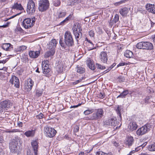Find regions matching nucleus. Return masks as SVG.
<instances>
[{"label": "nucleus", "instance_id": "nucleus-1", "mask_svg": "<svg viewBox=\"0 0 155 155\" xmlns=\"http://www.w3.org/2000/svg\"><path fill=\"white\" fill-rule=\"evenodd\" d=\"M64 41L61 38L59 41V43L62 48L66 51H69L70 47L74 45V41L73 36L71 33L69 31H66L64 35Z\"/></svg>", "mask_w": 155, "mask_h": 155}, {"label": "nucleus", "instance_id": "nucleus-2", "mask_svg": "<svg viewBox=\"0 0 155 155\" xmlns=\"http://www.w3.org/2000/svg\"><path fill=\"white\" fill-rule=\"evenodd\" d=\"M104 114V111L103 109L101 108L98 109L96 110L91 115L88 117H87V119L94 120H100L103 117Z\"/></svg>", "mask_w": 155, "mask_h": 155}, {"label": "nucleus", "instance_id": "nucleus-3", "mask_svg": "<svg viewBox=\"0 0 155 155\" xmlns=\"http://www.w3.org/2000/svg\"><path fill=\"white\" fill-rule=\"evenodd\" d=\"M50 7L48 0H40L38 2V9L39 11L44 12L47 10Z\"/></svg>", "mask_w": 155, "mask_h": 155}, {"label": "nucleus", "instance_id": "nucleus-4", "mask_svg": "<svg viewBox=\"0 0 155 155\" xmlns=\"http://www.w3.org/2000/svg\"><path fill=\"white\" fill-rule=\"evenodd\" d=\"M44 131L45 135L47 137L50 138L54 137L56 133V131L54 129L48 126L44 127Z\"/></svg>", "mask_w": 155, "mask_h": 155}, {"label": "nucleus", "instance_id": "nucleus-5", "mask_svg": "<svg viewBox=\"0 0 155 155\" xmlns=\"http://www.w3.org/2000/svg\"><path fill=\"white\" fill-rule=\"evenodd\" d=\"M35 21V18L31 19L29 18H26L23 21L22 25L25 29L29 28L33 26Z\"/></svg>", "mask_w": 155, "mask_h": 155}, {"label": "nucleus", "instance_id": "nucleus-6", "mask_svg": "<svg viewBox=\"0 0 155 155\" xmlns=\"http://www.w3.org/2000/svg\"><path fill=\"white\" fill-rule=\"evenodd\" d=\"M35 4L32 0H29L27 4L26 11L29 14L35 13Z\"/></svg>", "mask_w": 155, "mask_h": 155}, {"label": "nucleus", "instance_id": "nucleus-7", "mask_svg": "<svg viewBox=\"0 0 155 155\" xmlns=\"http://www.w3.org/2000/svg\"><path fill=\"white\" fill-rule=\"evenodd\" d=\"M119 123V122L117 121L116 118L114 117L109 119L103 122L104 125H111L114 127L117 126L116 127V128L118 127V125Z\"/></svg>", "mask_w": 155, "mask_h": 155}, {"label": "nucleus", "instance_id": "nucleus-8", "mask_svg": "<svg viewBox=\"0 0 155 155\" xmlns=\"http://www.w3.org/2000/svg\"><path fill=\"white\" fill-rule=\"evenodd\" d=\"M12 103L9 100H4L0 103V112H2L4 110H7V108L10 107L12 105Z\"/></svg>", "mask_w": 155, "mask_h": 155}, {"label": "nucleus", "instance_id": "nucleus-9", "mask_svg": "<svg viewBox=\"0 0 155 155\" xmlns=\"http://www.w3.org/2000/svg\"><path fill=\"white\" fill-rule=\"evenodd\" d=\"M149 130V125L146 124L138 129L137 130L136 133L137 135L141 136L145 134Z\"/></svg>", "mask_w": 155, "mask_h": 155}, {"label": "nucleus", "instance_id": "nucleus-10", "mask_svg": "<svg viewBox=\"0 0 155 155\" xmlns=\"http://www.w3.org/2000/svg\"><path fill=\"white\" fill-rule=\"evenodd\" d=\"M43 64V63L42 64V69L43 70V72L45 76L47 77H49L50 75V71L51 70V69L49 68V66Z\"/></svg>", "mask_w": 155, "mask_h": 155}, {"label": "nucleus", "instance_id": "nucleus-11", "mask_svg": "<svg viewBox=\"0 0 155 155\" xmlns=\"http://www.w3.org/2000/svg\"><path fill=\"white\" fill-rule=\"evenodd\" d=\"M11 83L13 84H14V86L16 88H18L19 87V81L18 79L15 76H12L10 80Z\"/></svg>", "mask_w": 155, "mask_h": 155}, {"label": "nucleus", "instance_id": "nucleus-12", "mask_svg": "<svg viewBox=\"0 0 155 155\" xmlns=\"http://www.w3.org/2000/svg\"><path fill=\"white\" fill-rule=\"evenodd\" d=\"M134 142L133 137L131 136H128L126 138L124 143L127 146L129 147L132 145Z\"/></svg>", "mask_w": 155, "mask_h": 155}, {"label": "nucleus", "instance_id": "nucleus-13", "mask_svg": "<svg viewBox=\"0 0 155 155\" xmlns=\"http://www.w3.org/2000/svg\"><path fill=\"white\" fill-rule=\"evenodd\" d=\"M31 145L35 155H37L38 147L37 141L36 140H33L31 142Z\"/></svg>", "mask_w": 155, "mask_h": 155}, {"label": "nucleus", "instance_id": "nucleus-14", "mask_svg": "<svg viewBox=\"0 0 155 155\" xmlns=\"http://www.w3.org/2000/svg\"><path fill=\"white\" fill-rule=\"evenodd\" d=\"M58 42L55 39H52L48 44V48L49 50L54 49L56 46Z\"/></svg>", "mask_w": 155, "mask_h": 155}, {"label": "nucleus", "instance_id": "nucleus-15", "mask_svg": "<svg viewBox=\"0 0 155 155\" xmlns=\"http://www.w3.org/2000/svg\"><path fill=\"white\" fill-rule=\"evenodd\" d=\"M85 41H87L86 44L87 45V48H88V50H91L95 49L96 48V47H95L94 45L92 42L90 40H89L87 38H85Z\"/></svg>", "mask_w": 155, "mask_h": 155}, {"label": "nucleus", "instance_id": "nucleus-16", "mask_svg": "<svg viewBox=\"0 0 155 155\" xmlns=\"http://www.w3.org/2000/svg\"><path fill=\"white\" fill-rule=\"evenodd\" d=\"M100 59L101 61L104 63H106L107 61V53L105 51H102L100 54Z\"/></svg>", "mask_w": 155, "mask_h": 155}, {"label": "nucleus", "instance_id": "nucleus-17", "mask_svg": "<svg viewBox=\"0 0 155 155\" xmlns=\"http://www.w3.org/2000/svg\"><path fill=\"white\" fill-rule=\"evenodd\" d=\"M34 85V82L32 79H30L27 83H25V86L28 91H30Z\"/></svg>", "mask_w": 155, "mask_h": 155}, {"label": "nucleus", "instance_id": "nucleus-18", "mask_svg": "<svg viewBox=\"0 0 155 155\" xmlns=\"http://www.w3.org/2000/svg\"><path fill=\"white\" fill-rule=\"evenodd\" d=\"M18 144H16L15 143L11 141L9 143V148L12 153L16 152L18 150L17 146Z\"/></svg>", "mask_w": 155, "mask_h": 155}, {"label": "nucleus", "instance_id": "nucleus-19", "mask_svg": "<svg viewBox=\"0 0 155 155\" xmlns=\"http://www.w3.org/2000/svg\"><path fill=\"white\" fill-rule=\"evenodd\" d=\"M146 7L148 12L153 14L155 13V5H154L147 4L146 5Z\"/></svg>", "mask_w": 155, "mask_h": 155}, {"label": "nucleus", "instance_id": "nucleus-20", "mask_svg": "<svg viewBox=\"0 0 155 155\" xmlns=\"http://www.w3.org/2000/svg\"><path fill=\"white\" fill-rule=\"evenodd\" d=\"M40 54V51H30L29 53V55L31 58H35L39 56Z\"/></svg>", "mask_w": 155, "mask_h": 155}, {"label": "nucleus", "instance_id": "nucleus-21", "mask_svg": "<svg viewBox=\"0 0 155 155\" xmlns=\"http://www.w3.org/2000/svg\"><path fill=\"white\" fill-rule=\"evenodd\" d=\"M73 32H81L82 30V29L81 28L80 24L79 23H76L74 24V25L72 28Z\"/></svg>", "mask_w": 155, "mask_h": 155}, {"label": "nucleus", "instance_id": "nucleus-22", "mask_svg": "<svg viewBox=\"0 0 155 155\" xmlns=\"http://www.w3.org/2000/svg\"><path fill=\"white\" fill-rule=\"evenodd\" d=\"M12 8L17 10L22 11L24 10V8L20 3L16 2L15 3L12 7Z\"/></svg>", "mask_w": 155, "mask_h": 155}, {"label": "nucleus", "instance_id": "nucleus-23", "mask_svg": "<svg viewBox=\"0 0 155 155\" xmlns=\"http://www.w3.org/2000/svg\"><path fill=\"white\" fill-rule=\"evenodd\" d=\"M138 127V125L135 122L130 123L128 126V128L130 131L136 130Z\"/></svg>", "mask_w": 155, "mask_h": 155}, {"label": "nucleus", "instance_id": "nucleus-24", "mask_svg": "<svg viewBox=\"0 0 155 155\" xmlns=\"http://www.w3.org/2000/svg\"><path fill=\"white\" fill-rule=\"evenodd\" d=\"M122 109V107L121 106L118 105L116 109V111L118 115V120L119 121H121L122 119L120 111Z\"/></svg>", "mask_w": 155, "mask_h": 155}, {"label": "nucleus", "instance_id": "nucleus-25", "mask_svg": "<svg viewBox=\"0 0 155 155\" xmlns=\"http://www.w3.org/2000/svg\"><path fill=\"white\" fill-rule=\"evenodd\" d=\"M35 130H28L24 133V134L27 137H33L35 136Z\"/></svg>", "mask_w": 155, "mask_h": 155}, {"label": "nucleus", "instance_id": "nucleus-26", "mask_svg": "<svg viewBox=\"0 0 155 155\" xmlns=\"http://www.w3.org/2000/svg\"><path fill=\"white\" fill-rule=\"evenodd\" d=\"M128 8H123L119 10V13L122 16H126L129 12Z\"/></svg>", "mask_w": 155, "mask_h": 155}, {"label": "nucleus", "instance_id": "nucleus-27", "mask_svg": "<svg viewBox=\"0 0 155 155\" xmlns=\"http://www.w3.org/2000/svg\"><path fill=\"white\" fill-rule=\"evenodd\" d=\"M119 16L117 14H116L114 17V19L112 20H111L110 22V25L112 26L114 25L115 24L119 19Z\"/></svg>", "mask_w": 155, "mask_h": 155}, {"label": "nucleus", "instance_id": "nucleus-28", "mask_svg": "<svg viewBox=\"0 0 155 155\" xmlns=\"http://www.w3.org/2000/svg\"><path fill=\"white\" fill-rule=\"evenodd\" d=\"M144 49L151 50L153 48V45L152 44L148 42H144Z\"/></svg>", "mask_w": 155, "mask_h": 155}, {"label": "nucleus", "instance_id": "nucleus-29", "mask_svg": "<svg viewBox=\"0 0 155 155\" xmlns=\"http://www.w3.org/2000/svg\"><path fill=\"white\" fill-rule=\"evenodd\" d=\"M87 64L89 68L92 70H94L95 69V66L91 60L87 61Z\"/></svg>", "mask_w": 155, "mask_h": 155}, {"label": "nucleus", "instance_id": "nucleus-30", "mask_svg": "<svg viewBox=\"0 0 155 155\" xmlns=\"http://www.w3.org/2000/svg\"><path fill=\"white\" fill-rule=\"evenodd\" d=\"M71 14L69 15V16L66 18L64 20L60 22L58 25L62 26L64 25L65 24L67 23L69 20L71 19Z\"/></svg>", "mask_w": 155, "mask_h": 155}, {"label": "nucleus", "instance_id": "nucleus-31", "mask_svg": "<svg viewBox=\"0 0 155 155\" xmlns=\"http://www.w3.org/2000/svg\"><path fill=\"white\" fill-rule=\"evenodd\" d=\"M55 53V51L54 49H51V50L47 51L45 54L44 57L45 58H48L54 55Z\"/></svg>", "mask_w": 155, "mask_h": 155}, {"label": "nucleus", "instance_id": "nucleus-32", "mask_svg": "<svg viewBox=\"0 0 155 155\" xmlns=\"http://www.w3.org/2000/svg\"><path fill=\"white\" fill-rule=\"evenodd\" d=\"M124 55L127 58H130L133 56V53L131 51L127 50L124 52Z\"/></svg>", "mask_w": 155, "mask_h": 155}, {"label": "nucleus", "instance_id": "nucleus-33", "mask_svg": "<svg viewBox=\"0 0 155 155\" xmlns=\"http://www.w3.org/2000/svg\"><path fill=\"white\" fill-rule=\"evenodd\" d=\"M12 46L9 43H5L2 46V48L6 51H8Z\"/></svg>", "mask_w": 155, "mask_h": 155}, {"label": "nucleus", "instance_id": "nucleus-34", "mask_svg": "<svg viewBox=\"0 0 155 155\" xmlns=\"http://www.w3.org/2000/svg\"><path fill=\"white\" fill-rule=\"evenodd\" d=\"M77 72L80 74H83L85 71V69L82 66H78L77 67Z\"/></svg>", "mask_w": 155, "mask_h": 155}, {"label": "nucleus", "instance_id": "nucleus-35", "mask_svg": "<svg viewBox=\"0 0 155 155\" xmlns=\"http://www.w3.org/2000/svg\"><path fill=\"white\" fill-rule=\"evenodd\" d=\"M129 93L128 90H125L122 92L120 95H118L117 98L121 97V98H125L126 96Z\"/></svg>", "mask_w": 155, "mask_h": 155}, {"label": "nucleus", "instance_id": "nucleus-36", "mask_svg": "<svg viewBox=\"0 0 155 155\" xmlns=\"http://www.w3.org/2000/svg\"><path fill=\"white\" fill-rule=\"evenodd\" d=\"M27 48V47L25 45L21 46H18L16 48V51L17 52H21L23 51Z\"/></svg>", "mask_w": 155, "mask_h": 155}, {"label": "nucleus", "instance_id": "nucleus-37", "mask_svg": "<svg viewBox=\"0 0 155 155\" xmlns=\"http://www.w3.org/2000/svg\"><path fill=\"white\" fill-rule=\"evenodd\" d=\"M81 0H66L68 5H73L77 2H79Z\"/></svg>", "mask_w": 155, "mask_h": 155}, {"label": "nucleus", "instance_id": "nucleus-38", "mask_svg": "<svg viewBox=\"0 0 155 155\" xmlns=\"http://www.w3.org/2000/svg\"><path fill=\"white\" fill-rule=\"evenodd\" d=\"M148 149L150 151H155V142L149 145L148 147Z\"/></svg>", "mask_w": 155, "mask_h": 155}, {"label": "nucleus", "instance_id": "nucleus-39", "mask_svg": "<svg viewBox=\"0 0 155 155\" xmlns=\"http://www.w3.org/2000/svg\"><path fill=\"white\" fill-rule=\"evenodd\" d=\"M43 92L42 89H37L35 91V96L39 97L42 95Z\"/></svg>", "mask_w": 155, "mask_h": 155}, {"label": "nucleus", "instance_id": "nucleus-40", "mask_svg": "<svg viewBox=\"0 0 155 155\" xmlns=\"http://www.w3.org/2000/svg\"><path fill=\"white\" fill-rule=\"evenodd\" d=\"M152 97L151 95L147 96L144 100L145 103L148 104L150 103L151 102H152V100H151Z\"/></svg>", "mask_w": 155, "mask_h": 155}, {"label": "nucleus", "instance_id": "nucleus-41", "mask_svg": "<svg viewBox=\"0 0 155 155\" xmlns=\"http://www.w3.org/2000/svg\"><path fill=\"white\" fill-rule=\"evenodd\" d=\"M144 42H141L137 43L136 45V47L138 49H144Z\"/></svg>", "mask_w": 155, "mask_h": 155}, {"label": "nucleus", "instance_id": "nucleus-42", "mask_svg": "<svg viewBox=\"0 0 155 155\" xmlns=\"http://www.w3.org/2000/svg\"><path fill=\"white\" fill-rule=\"evenodd\" d=\"M20 140L19 137L18 136H16L14 138L11 140V141L13 142L14 143H15L16 144L18 145V143L20 142Z\"/></svg>", "mask_w": 155, "mask_h": 155}, {"label": "nucleus", "instance_id": "nucleus-43", "mask_svg": "<svg viewBox=\"0 0 155 155\" xmlns=\"http://www.w3.org/2000/svg\"><path fill=\"white\" fill-rule=\"evenodd\" d=\"M61 1L60 0H54L53 2V5L55 7H58L60 5Z\"/></svg>", "mask_w": 155, "mask_h": 155}, {"label": "nucleus", "instance_id": "nucleus-44", "mask_svg": "<svg viewBox=\"0 0 155 155\" xmlns=\"http://www.w3.org/2000/svg\"><path fill=\"white\" fill-rule=\"evenodd\" d=\"M94 109L90 110L88 109L84 111V112L83 113L85 115H87L92 113L94 112Z\"/></svg>", "mask_w": 155, "mask_h": 155}, {"label": "nucleus", "instance_id": "nucleus-45", "mask_svg": "<svg viewBox=\"0 0 155 155\" xmlns=\"http://www.w3.org/2000/svg\"><path fill=\"white\" fill-rule=\"evenodd\" d=\"M65 12H61L58 13L57 15L59 18H61L64 17L65 16Z\"/></svg>", "mask_w": 155, "mask_h": 155}, {"label": "nucleus", "instance_id": "nucleus-46", "mask_svg": "<svg viewBox=\"0 0 155 155\" xmlns=\"http://www.w3.org/2000/svg\"><path fill=\"white\" fill-rule=\"evenodd\" d=\"M96 66L97 68L101 70H104L106 68L105 66L101 65L100 64L98 63L96 64Z\"/></svg>", "mask_w": 155, "mask_h": 155}, {"label": "nucleus", "instance_id": "nucleus-47", "mask_svg": "<svg viewBox=\"0 0 155 155\" xmlns=\"http://www.w3.org/2000/svg\"><path fill=\"white\" fill-rule=\"evenodd\" d=\"M116 65V64L115 63H114L113 64L111 65L104 72V74L107 73V72H109L112 69L115 65Z\"/></svg>", "mask_w": 155, "mask_h": 155}, {"label": "nucleus", "instance_id": "nucleus-48", "mask_svg": "<svg viewBox=\"0 0 155 155\" xmlns=\"http://www.w3.org/2000/svg\"><path fill=\"white\" fill-rule=\"evenodd\" d=\"M80 32H73L74 35L75 36V39L77 42L78 41V39L80 37Z\"/></svg>", "mask_w": 155, "mask_h": 155}, {"label": "nucleus", "instance_id": "nucleus-49", "mask_svg": "<svg viewBox=\"0 0 155 155\" xmlns=\"http://www.w3.org/2000/svg\"><path fill=\"white\" fill-rule=\"evenodd\" d=\"M105 94L103 92H100L97 94V97L101 99H103L104 97Z\"/></svg>", "mask_w": 155, "mask_h": 155}, {"label": "nucleus", "instance_id": "nucleus-50", "mask_svg": "<svg viewBox=\"0 0 155 155\" xmlns=\"http://www.w3.org/2000/svg\"><path fill=\"white\" fill-rule=\"evenodd\" d=\"M96 155H111L110 154L107 153H104L102 151L97 152L96 153Z\"/></svg>", "mask_w": 155, "mask_h": 155}, {"label": "nucleus", "instance_id": "nucleus-51", "mask_svg": "<svg viewBox=\"0 0 155 155\" xmlns=\"http://www.w3.org/2000/svg\"><path fill=\"white\" fill-rule=\"evenodd\" d=\"M88 34L91 37H94V33L93 31L91 30L88 32Z\"/></svg>", "mask_w": 155, "mask_h": 155}, {"label": "nucleus", "instance_id": "nucleus-52", "mask_svg": "<svg viewBox=\"0 0 155 155\" xmlns=\"http://www.w3.org/2000/svg\"><path fill=\"white\" fill-rule=\"evenodd\" d=\"M118 79L120 82H124L125 80V78L123 76H119L118 78Z\"/></svg>", "mask_w": 155, "mask_h": 155}, {"label": "nucleus", "instance_id": "nucleus-53", "mask_svg": "<svg viewBox=\"0 0 155 155\" xmlns=\"http://www.w3.org/2000/svg\"><path fill=\"white\" fill-rule=\"evenodd\" d=\"M43 114L42 113H41L39 115H37L36 117L37 118L40 119L43 118Z\"/></svg>", "mask_w": 155, "mask_h": 155}, {"label": "nucleus", "instance_id": "nucleus-54", "mask_svg": "<svg viewBox=\"0 0 155 155\" xmlns=\"http://www.w3.org/2000/svg\"><path fill=\"white\" fill-rule=\"evenodd\" d=\"M9 58H7L5 60H3L2 61H0V64H3V66H4V64L6 62Z\"/></svg>", "mask_w": 155, "mask_h": 155}, {"label": "nucleus", "instance_id": "nucleus-55", "mask_svg": "<svg viewBox=\"0 0 155 155\" xmlns=\"http://www.w3.org/2000/svg\"><path fill=\"white\" fill-rule=\"evenodd\" d=\"M79 127L78 125H76L74 127V131L75 132H77L79 130Z\"/></svg>", "mask_w": 155, "mask_h": 155}, {"label": "nucleus", "instance_id": "nucleus-56", "mask_svg": "<svg viewBox=\"0 0 155 155\" xmlns=\"http://www.w3.org/2000/svg\"><path fill=\"white\" fill-rule=\"evenodd\" d=\"M16 31H19L22 33H24V31L20 27L17 28Z\"/></svg>", "mask_w": 155, "mask_h": 155}, {"label": "nucleus", "instance_id": "nucleus-57", "mask_svg": "<svg viewBox=\"0 0 155 155\" xmlns=\"http://www.w3.org/2000/svg\"><path fill=\"white\" fill-rule=\"evenodd\" d=\"M4 141V140L3 139V136H0V144L1 145L2 144V143H3Z\"/></svg>", "mask_w": 155, "mask_h": 155}, {"label": "nucleus", "instance_id": "nucleus-58", "mask_svg": "<svg viewBox=\"0 0 155 155\" xmlns=\"http://www.w3.org/2000/svg\"><path fill=\"white\" fill-rule=\"evenodd\" d=\"M2 66L1 67H0V70L6 71L7 70V68L6 67H4V66H3V64H2Z\"/></svg>", "mask_w": 155, "mask_h": 155}, {"label": "nucleus", "instance_id": "nucleus-59", "mask_svg": "<svg viewBox=\"0 0 155 155\" xmlns=\"http://www.w3.org/2000/svg\"><path fill=\"white\" fill-rule=\"evenodd\" d=\"M43 63V64H44V66H45L44 64L46 65L49 66L48 64L49 63V61L48 60H45L44 62H43L42 63Z\"/></svg>", "mask_w": 155, "mask_h": 155}, {"label": "nucleus", "instance_id": "nucleus-60", "mask_svg": "<svg viewBox=\"0 0 155 155\" xmlns=\"http://www.w3.org/2000/svg\"><path fill=\"white\" fill-rule=\"evenodd\" d=\"M20 14V13H19V14H18L15 15H13V16H12V17H10V18H7L6 20H5V21H8V20L10 19H11V18H14V17H15L17 15H19Z\"/></svg>", "mask_w": 155, "mask_h": 155}, {"label": "nucleus", "instance_id": "nucleus-61", "mask_svg": "<svg viewBox=\"0 0 155 155\" xmlns=\"http://www.w3.org/2000/svg\"><path fill=\"white\" fill-rule=\"evenodd\" d=\"M81 104H79L78 105H74V106H71L70 108H75L76 107H78L80 106L81 105Z\"/></svg>", "mask_w": 155, "mask_h": 155}, {"label": "nucleus", "instance_id": "nucleus-62", "mask_svg": "<svg viewBox=\"0 0 155 155\" xmlns=\"http://www.w3.org/2000/svg\"><path fill=\"white\" fill-rule=\"evenodd\" d=\"M125 65V63L124 62L120 63L118 64L117 66V67H118L120 66H124Z\"/></svg>", "mask_w": 155, "mask_h": 155}, {"label": "nucleus", "instance_id": "nucleus-63", "mask_svg": "<svg viewBox=\"0 0 155 155\" xmlns=\"http://www.w3.org/2000/svg\"><path fill=\"white\" fill-rule=\"evenodd\" d=\"M126 1V0H122L120 1V2H118L117 3L119 5H120V4L124 3Z\"/></svg>", "mask_w": 155, "mask_h": 155}, {"label": "nucleus", "instance_id": "nucleus-64", "mask_svg": "<svg viewBox=\"0 0 155 155\" xmlns=\"http://www.w3.org/2000/svg\"><path fill=\"white\" fill-rule=\"evenodd\" d=\"M23 123L21 122L18 121V122L17 125L19 127H22Z\"/></svg>", "mask_w": 155, "mask_h": 155}]
</instances>
